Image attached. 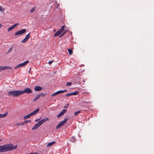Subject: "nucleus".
Returning a JSON list of instances; mask_svg holds the SVG:
<instances>
[{"label":"nucleus","instance_id":"obj_32","mask_svg":"<svg viewBox=\"0 0 154 154\" xmlns=\"http://www.w3.org/2000/svg\"><path fill=\"white\" fill-rule=\"evenodd\" d=\"M30 121V120H26V121H25V123H27V122H29Z\"/></svg>","mask_w":154,"mask_h":154},{"label":"nucleus","instance_id":"obj_34","mask_svg":"<svg viewBox=\"0 0 154 154\" xmlns=\"http://www.w3.org/2000/svg\"><path fill=\"white\" fill-rule=\"evenodd\" d=\"M12 48H10V49H9V50H8V52H10L12 50Z\"/></svg>","mask_w":154,"mask_h":154},{"label":"nucleus","instance_id":"obj_35","mask_svg":"<svg viewBox=\"0 0 154 154\" xmlns=\"http://www.w3.org/2000/svg\"><path fill=\"white\" fill-rule=\"evenodd\" d=\"M67 107H66V106H65V107H64V108H67V107H68V105H69V104H67Z\"/></svg>","mask_w":154,"mask_h":154},{"label":"nucleus","instance_id":"obj_6","mask_svg":"<svg viewBox=\"0 0 154 154\" xmlns=\"http://www.w3.org/2000/svg\"><path fill=\"white\" fill-rule=\"evenodd\" d=\"M29 61L28 60H26L24 62L22 63H21L19 64L16 66H15L14 67L15 69H17L19 67L21 66H25L29 62Z\"/></svg>","mask_w":154,"mask_h":154},{"label":"nucleus","instance_id":"obj_19","mask_svg":"<svg viewBox=\"0 0 154 154\" xmlns=\"http://www.w3.org/2000/svg\"><path fill=\"white\" fill-rule=\"evenodd\" d=\"M70 140L72 142H74L75 141L76 139L75 137H73L71 138Z\"/></svg>","mask_w":154,"mask_h":154},{"label":"nucleus","instance_id":"obj_12","mask_svg":"<svg viewBox=\"0 0 154 154\" xmlns=\"http://www.w3.org/2000/svg\"><path fill=\"white\" fill-rule=\"evenodd\" d=\"M8 114V112H5L4 114H0V118H4L6 117Z\"/></svg>","mask_w":154,"mask_h":154},{"label":"nucleus","instance_id":"obj_4","mask_svg":"<svg viewBox=\"0 0 154 154\" xmlns=\"http://www.w3.org/2000/svg\"><path fill=\"white\" fill-rule=\"evenodd\" d=\"M39 110V109L38 108H37L35 109L33 112H31L29 114L26 115V116L23 117V118L24 119H29L30 118V116L34 115Z\"/></svg>","mask_w":154,"mask_h":154},{"label":"nucleus","instance_id":"obj_28","mask_svg":"<svg viewBox=\"0 0 154 154\" xmlns=\"http://www.w3.org/2000/svg\"><path fill=\"white\" fill-rule=\"evenodd\" d=\"M39 95H40V97H44L45 95V94H43V93H40V94H39Z\"/></svg>","mask_w":154,"mask_h":154},{"label":"nucleus","instance_id":"obj_38","mask_svg":"<svg viewBox=\"0 0 154 154\" xmlns=\"http://www.w3.org/2000/svg\"><path fill=\"white\" fill-rule=\"evenodd\" d=\"M23 125V124H22V125H21L20 124H18V125Z\"/></svg>","mask_w":154,"mask_h":154},{"label":"nucleus","instance_id":"obj_3","mask_svg":"<svg viewBox=\"0 0 154 154\" xmlns=\"http://www.w3.org/2000/svg\"><path fill=\"white\" fill-rule=\"evenodd\" d=\"M48 120V119L47 118L42 119L39 121L37 123H36L35 125L32 128V129L34 130L37 129L40 127L42 124Z\"/></svg>","mask_w":154,"mask_h":154},{"label":"nucleus","instance_id":"obj_2","mask_svg":"<svg viewBox=\"0 0 154 154\" xmlns=\"http://www.w3.org/2000/svg\"><path fill=\"white\" fill-rule=\"evenodd\" d=\"M17 145L14 146L11 144L8 143L0 146V153L5 152L16 149Z\"/></svg>","mask_w":154,"mask_h":154},{"label":"nucleus","instance_id":"obj_13","mask_svg":"<svg viewBox=\"0 0 154 154\" xmlns=\"http://www.w3.org/2000/svg\"><path fill=\"white\" fill-rule=\"evenodd\" d=\"M61 33V32L59 30L55 33V34L54 35V37H55L59 35Z\"/></svg>","mask_w":154,"mask_h":154},{"label":"nucleus","instance_id":"obj_33","mask_svg":"<svg viewBox=\"0 0 154 154\" xmlns=\"http://www.w3.org/2000/svg\"><path fill=\"white\" fill-rule=\"evenodd\" d=\"M89 102H87V101H85L83 103H87V104H89Z\"/></svg>","mask_w":154,"mask_h":154},{"label":"nucleus","instance_id":"obj_26","mask_svg":"<svg viewBox=\"0 0 154 154\" xmlns=\"http://www.w3.org/2000/svg\"><path fill=\"white\" fill-rule=\"evenodd\" d=\"M72 83L71 82H67L66 83V85L69 86H70L72 85Z\"/></svg>","mask_w":154,"mask_h":154},{"label":"nucleus","instance_id":"obj_23","mask_svg":"<svg viewBox=\"0 0 154 154\" xmlns=\"http://www.w3.org/2000/svg\"><path fill=\"white\" fill-rule=\"evenodd\" d=\"M27 41V40L25 38H24V39H23V40H22L21 41V42L22 43H25Z\"/></svg>","mask_w":154,"mask_h":154},{"label":"nucleus","instance_id":"obj_39","mask_svg":"<svg viewBox=\"0 0 154 154\" xmlns=\"http://www.w3.org/2000/svg\"><path fill=\"white\" fill-rule=\"evenodd\" d=\"M2 25L1 24H0V28L2 26Z\"/></svg>","mask_w":154,"mask_h":154},{"label":"nucleus","instance_id":"obj_1","mask_svg":"<svg viewBox=\"0 0 154 154\" xmlns=\"http://www.w3.org/2000/svg\"><path fill=\"white\" fill-rule=\"evenodd\" d=\"M25 93L30 94L32 93V90L29 88H26L22 91H13L8 92V95L13 97H18L21 95Z\"/></svg>","mask_w":154,"mask_h":154},{"label":"nucleus","instance_id":"obj_15","mask_svg":"<svg viewBox=\"0 0 154 154\" xmlns=\"http://www.w3.org/2000/svg\"><path fill=\"white\" fill-rule=\"evenodd\" d=\"M55 141H52L51 142L47 144V145L46 146V147H49L52 146L55 143Z\"/></svg>","mask_w":154,"mask_h":154},{"label":"nucleus","instance_id":"obj_25","mask_svg":"<svg viewBox=\"0 0 154 154\" xmlns=\"http://www.w3.org/2000/svg\"><path fill=\"white\" fill-rule=\"evenodd\" d=\"M72 93L67 94H66V97H69V96H72Z\"/></svg>","mask_w":154,"mask_h":154},{"label":"nucleus","instance_id":"obj_36","mask_svg":"<svg viewBox=\"0 0 154 154\" xmlns=\"http://www.w3.org/2000/svg\"><path fill=\"white\" fill-rule=\"evenodd\" d=\"M26 154H34L33 153L31 152L29 153H26Z\"/></svg>","mask_w":154,"mask_h":154},{"label":"nucleus","instance_id":"obj_44","mask_svg":"<svg viewBox=\"0 0 154 154\" xmlns=\"http://www.w3.org/2000/svg\"><path fill=\"white\" fill-rule=\"evenodd\" d=\"M1 145H0V146H1Z\"/></svg>","mask_w":154,"mask_h":154},{"label":"nucleus","instance_id":"obj_22","mask_svg":"<svg viewBox=\"0 0 154 154\" xmlns=\"http://www.w3.org/2000/svg\"><path fill=\"white\" fill-rule=\"evenodd\" d=\"M81 112L80 111H78L74 113V115L75 116H76L77 115H78V114L80 113Z\"/></svg>","mask_w":154,"mask_h":154},{"label":"nucleus","instance_id":"obj_31","mask_svg":"<svg viewBox=\"0 0 154 154\" xmlns=\"http://www.w3.org/2000/svg\"><path fill=\"white\" fill-rule=\"evenodd\" d=\"M53 60H52V61H49L48 62V63L50 64V65H51L52 63V62H53Z\"/></svg>","mask_w":154,"mask_h":154},{"label":"nucleus","instance_id":"obj_27","mask_svg":"<svg viewBox=\"0 0 154 154\" xmlns=\"http://www.w3.org/2000/svg\"><path fill=\"white\" fill-rule=\"evenodd\" d=\"M66 31H65L61 35H60L59 36V37H61L62 36H63V35H64L66 33Z\"/></svg>","mask_w":154,"mask_h":154},{"label":"nucleus","instance_id":"obj_10","mask_svg":"<svg viewBox=\"0 0 154 154\" xmlns=\"http://www.w3.org/2000/svg\"><path fill=\"white\" fill-rule=\"evenodd\" d=\"M67 110L66 109H63L61 112L59 114L57 115V117L59 118L63 115L66 112Z\"/></svg>","mask_w":154,"mask_h":154},{"label":"nucleus","instance_id":"obj_42","mask_svg":"<svg viewBox=\"0 0 154 154\" xmlns=\"http://www.w3.org/2000/svg\"><path fill=\"white\" fill-rule=\"evenodd\" d=\"M2 140L1 139H0V141H1Z\"/></svg>","mask_w":154,"mask_h":154},{"label":"nucleus","instance_id":"obj_11","mask_svg":"<svg viewBox=\"0 0 154 154\" xmlns=\"http://www.w3.org/2000/svg\"><path fill=\"white\" fill-rule=\"evenodd\" d=\"M42 89V88L39 86H35L34 88V90L36 91H40Z\"/></svg>","mask_w":154,"mask_h":154},{"label":"nucleus","instance_id":"obj_16","mask_svg":"<svg viewBox=\"0 0 154 154\" xmlns=\"http://www.w3.org/2000/svg\"><path fill=\"white\" fill-rule=\"evenodd\" d=\"M40 96L39 94L36 97H35V98L33 99V101L35 102L37 100L39 99L40 98Z\"/></svg>","mask_w":154,"mask_h":154},{"label":"nucleus","instance_id":"obj_43","mask_svg":"<svg viewBox=\"0 0 154 154\" xmlns=\"http://www.w3.org/2000/svg\"><path fill=\"white\" fill-rule=\"evenodd\" d=\"M59 5V4H58V5H57V7Z\"/></svg>","mask_w":154,"mask_h":154},{"label":"nucleus","instance_id":"obj_8","mask_svg":"<svg viewBox=\"0 0 154 154\" xmlns=\"http://www.w3.org/2000/svg\"><path fill=\"white\" fill-rule=\"evenodd\" d=\"M19 24V23H17L14 24L10 27H9L8 29V32H9L12 29L14 28L15 27Z\"/></svg>","mask_w":154,"mask_h":154},{"label":"nucleus","instance_id":"obj_18","mask_svg":"<svg viewBox=\"0 0 154 154\" xmlns=\"http://www.w3.org/2000/svg\"><path fill=\"white\" fill-rule=\"evenodd\" d=\"M30 37V33H29L26 35L25 38L27 41L28 40V39Z\"/></svg>","mask_w":154,"mask_h":154},{"label":"nucleus","instance_id":"obj_37","mask_svg":"<svg viewBox=\"0 0 154 154\" xmlns=\"http://www.w3.org/2000/svg\"><path fill=\"white\" fill-rule=\"evenodd\" d=\"M38 121V119H36V120H35V122H37Z\"/></svg>","mask_w":154,"mask_h":154},{"label":"nucleus","instance_id":"obj_17","mask_svg":"<svg viewBox=\"0 0 154 154\" xmlns=\"http://www.w3.org/2000/svg\"><path fill=\"white\" fill-rule=\"evenodd\" d=\"M65 27V26H62L59 30L62 32L64 30Z\"/></svg>","mask_w":154,"mask_h":154},{"label":"nucleus","instance_id":"obj_41","mask_svg":"<svg viewBox=\"0 0 154 154\" xmlns=\"http://www.w3.org/2000/svg\"><path fill=\"white\" fill-rule=\"evenodd\" d=\"M41 119V118H39V119H38V121H39V120H40Z\"/></svg>","mask_w":154,"mask_h":154},{"label":"nucleus","instance_id":"obj_29","mask_svg":"<svg viewBox=\"0 0 154 154\" xmlns=\"http://www.w3.org/2000/svg\"><path fill=\"white\" fill-rule=\"evenodd\" d=\"M35 10V9L34 8H32L30 10V12L31 13H32V12H33Z\"/></svg>","mask_w":154,"mask_h":154},{"label":"nucleus","instance_id":"obj_30","mask_svg":"<svg viewBox=\"0 0 154 154\" xmlns=\"http://www.w3.org/2000/svg\"><path fill=\"white\" fill-rule=\"evenodd\" d=\"M67 91V90L66 89H65L63 90H60L61 92V93H64L65 92H66Z\"/></svg>","mask_w":154,"mask_h":154},{"label":"nucleus","instance_id":"obj_9","mask_svg":"<svg viewBox=\"0 0 154 154\" xmlns=\"http://www.w3.org/2000/svg\"><path fill=\"white\" fill-rule=\"evenodd\" d=\"M11 67L8 66H0V70L1 71L6 69H11Z\"/></svg>","mask_w":154,"mask_h":154},{"label":"nucleus","instance_id":"obj_21","mask_svg":"<svg viewBox=\"0 0 154 154\" xmlns=\"http://www.w3.org/2000/svg\"><path fill=\"white\" fill-rule=\"evenodd\" d=\"M68 51L69 53V54L70 55H71L72 53V49H68Z\"/></svg>","mask_w":154,"mask_h":154},{"label":"nucleus","instance_id":"obj_40","mask_svg":"<svg viewBox=\"0 0 154 154\" xmlns=\"http://www.w3.org/2000/svg\"><path fill=\"white\" fill-rule=\"evenodd\" d=\"M34 154H38V153L36 152H35L34 153Z\"/></svg>","mask_w":154,"mask_h":154},{"label":"nucleus","instance_id":"obj_14","mask_svg":"<svg viewBox=\"0 0 154 154\" xmlns=\"http://www.w3.org/2000/svg\"><path fill=\"white\" fill-rule=\"evenodd\" d=\"M61 91H60H60H57V92L54 93L53 94H51V96L53 97V96H54L57 94H61Z\"/></svg>","mask_w":154,"mask_h":154},{"label":"nucleus","instance_id":"obj_20","mask_svg":"<svg viewBox=\"0 0 154 154\" xmlns=\"http://www.w3.org/2000/svg\"><path fill=\"white\" fill-rule=\"evenodd\" d=\"M79 92L77 91H75V92H72V95H77L79 94Z\"/></svg>","mask_w":154,"mask_h":154},{"label":"nucleus","instance_id":"obj_5","mask_svg":"<svg viewBox=\"0 0 154 154\" xmlns=\"http://www.w3.org/2000/svg\"><path fill=\"white\" fill-rule=\"evenodd\" d=\"M68 120V119L65 118L62 122L59 123L58 125H57L56 127V129H57L61 127L63 125L65 124Z\"/></svg>","mask_w":154,"mask_h":154},{"label":"nucleus","instance_id":"obj_7","mask_svg":"<svg viewBox=\"0 0 154 154\" xmlns=\"http://www.w3.org/2000/svg\"><path fill=\"white\" fill-rule=\"evenodd\" d=\"M26 29H23L22 30H19L16 32L15 33V35L17 36L21 35L26 32Z\"/></svg>","mask_w":154,"mask_h":154},{"label":"nucleus","instance_id":"obj_24","mask_svg":"<svg viewBox=\"0 0 154 154\" xmlns=\"http://www.w3.org/2000/svg\"><path fill=\"white\" fill-rule=\"evenodd\" d=\"M4 9L2 7V6H0V11L2 12H3L4 11Z\"/></svg>","mask_w":154,"mask_h":154}]
</instances>
